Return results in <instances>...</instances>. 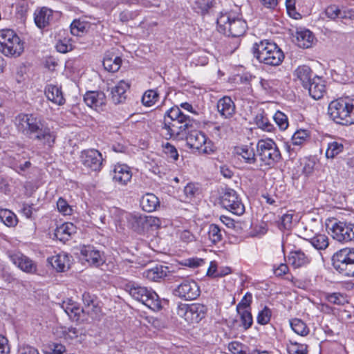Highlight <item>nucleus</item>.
I'll use <instances>...</instances> for the list:
<instances>
[{"label":"nucleus","mask_w":354,"mask_h":354,"mask_svg":"<svg viewBox=\"0 0 354 354\" xmlns=\"http://www.w3.org/2000/svg\"><path fill=\"white\" fill-rule=\"evenodd\" d=\"M76 232V227L72 223H65L57 227L55 236L61 241L69 239L72 234Z\"/></svg>","instance_id":"34"},{"label":"nucleus","mask_w":354,"mask_h":354,"mask_svg":"<svg viewBox=\"0 0 354 354\" xmlns=\"http://www.w3.org/2000/svg\"><path fill=\"white\" fill-rule=\"evenodd\" d=\"M272 312L271 310L265 306L261 311L259 312L257 320V322L261 325L267 324L271 318Z\"/></svg>","instance_id":"52"},{"label":"nucleus","mask_w":354,"mask_h":354,"mask_svg":"<svg viewBox=\"0 0 354 354\" xmlns=\"http://www.w3.org/2000/svg\"><path fill=\"white\" fill-rule=\"evenodd\" d=\"M346 141L342 138L332 139L327 143L325 156L328 159H333L344 150Z\"/></svg>","instance_id":"27"},{"label":"nucleus","mask_w":354,"mask_h":354,"mask_svg":"<svg viewBox=\"0 0 354 354\" xmlns=\"http://www.w3.org/2000/svg\"><path fill=\"white\" fill-rule=\"evenodd\" d=\"M328 113L337 124H354V99L346 97L333 100L328 105Z\"/></svg>","instance_id":"4"},{"label":"nucleus","mask_w":354,"mask_h":354,"mask_svg":"<svg viewBox=\"0 0 354 354\" xmlns=\"http://www.w3.org/2000/svg\"><path fill=\"white\" fill-rule=\"evenodd\" d=\"M48 262L58 272H64L69 268L70 257L66 252H62L48 258Z\"/></svg>","instance_id":"25"},{"label":"nucleus","mask_w":354,"mask_h":354,"mask_svg":"<svg viewBox=\"0 0 354 354\" xmlns=\"http://www.w3.org/2000/svg\"><path fill=\"white\" fill-rule=\"evenodd\" d=\"M24 49V42L12 30H0V52L5 56L19 57Z\"/></svg>","instance_id":"7"},{"label":"nucleus","mask_w":354,"mask_h":354,"mask_svg":"<svg viewBox=\"0 0 354 354\" xmlns=\"http://www.w3.org/2000/svg\"><path fill=\"white\" fill-rule=\"evenodd\" d=\"M333 239L342 243L354 241V223L335 221L329 227Z\"/></svg>","instance_id":"12"},{"label":"nucleus","mask_w":354,"mask_h":354,"mask_svg":"<svg viewBox=\"0 0 354 354\" xmlns=\"http://www.w3.org/2000/svg\"><path fill=\"white\" fill-rule=\"evenodd\" d=\"M305 88L308 90L309 94L313 98L319 100L324 96L326 92L324 80L317 75Z\"/></svg>","instance_id":"26"},{"label":"nucleus","mask_w":354,"mask_h":354,"mask_svg":"<svg viewBox=\"0 0 354 354\" xmlns=\"http://www.w3.org/2000/svg\"><path fill=\"white\" fill-rule=\"evenodd\" d=\"M52 19L53 10L47 7L39 8L34 12L35 23L39 28L48 26Z\"/></svg>","instance_id":"22"},{"label":"nucleus","mask_w":354,"mask_h":354,"mask_svg":"<svg viewBox=\"0 0 354 354\" xmlns=\"http://www.w3.org/2000/svg\"><path fill=\"white\" fill-rule=\"evenodd\" d=\"M126 290L134 299L141 302L151 310L157 312L162 308L159 296L152 289L136 283H129L126 286Z\"/></svg>","instance_id":"6"},{"label":"nucleus","mask_w":354,"mask_h":354,"mask_svg":"<svg viewBox=\"0 0 354 354\" xmlns=\"http://www.w3.org/2000/svg\"><path fill=\"white\" fill-rule=\"evenodd\" d=\"M125 2L129 5H140L145 8L158 7L160 3L159 0H125Z\"/></svg>","instance_id":"51"},{"label":"nucleus","mask_w":354,"mask_h":354,"mask_svg":"<svg viewBox=\"0 0 354 354\" xmlns=\"http://www.w3.org/2000/svg\"><path fill=\"white\" fill-rule=\"evenodd\" d=\"M216 23L218 31L232 37L243 36L248 28L246 21L241 15L233 10L221 12Z\"/></svg>","instance_id":"3"},{"label":"nucleus","mask_w":354,"mask_h":354,"mask_svg":"<svg viewBox=\"0 0 354 354\" xmlns=\"http://www.w3.org/2000/svg\"><path fill=\"white\" fill-rule=\"evenodd\" d=\"M130 88V84L124 80L120 81L115 86L111 88V100L115 104H122L127 99V91Z\"/></svg>","instance_id":"20"},{"label":"nucleus","mask_w":354,"mask_h":354,"mask_svg":"<svg viewBox=\"0 0 354 354\" xmlns=\"http://www.w3.org/2000/svg\"><path fill=\"white\" fill-rule=\"evenodd\" d=\"M57 207L58 211L64 215H71L72 214V207L68 204L67 201L62 198L58 199Z\"/></svg>","instance_id":"56"},{"label":"nucleus","mask_w":354,"mask_h":354,"mask_svg":"<svg viewBox=\"0 0 354 354\" xmlns=\"http://www.w3.org/2000/svg\"><path fill=\"white\" fill-rule=\"evenodd\" d=\"M168 272V268L162 266H156L152 268L145 270L142 272L143 277L153 281H158L164 279Z\"/></svg>","instance_id":"33"},{"label":"nucleus","mask_w":354,"mask_h":354,"mask_svg":"<svg viewBox=\"0 0 354 354\" xmlns=\"http://www.w3.org/2000/svg\"><path fill=\"white\" fill-rule=\"evenodd\" d=\"M221 205L236 215H242L245 212V207L239 197L237 193L233 189H227L221 197Z\"/></svg>","instance_id":"13"},{"label":"nucleus","mask_w":354,"mask_h":354,"mask_svg":"<svg viewBox=\"0 0 354 354\" xmlns=\"http://www.w3.org/2000/svg\"><path fill=\"white\" fill-rule=\"evenodd\" d=\"M90 24L81 19H75L71 24V32L75 36H82L90 28Z\"/></svg>","instance_id":"39"},{"label":"nucleus","mask_w":354,"mask_h":354,"mask_svg":"<svg viewBox=\"0 0 354 354\" xmlns=\"http://www.w3.org/2000/svg\"><path fill=\"white\" fill-rule=\"evenodd\" d=\"M45 95L48 100L55 104L62 105L65 103V99L59 87L49 84L45 88Z\"/></svg>","instance_id":"32"},{"label":"nucleus","mask_w":354,"mask_h":354,"mask_svg":"<svg viewBox=\"0 0 354 354\" xmlns=\"http://www.w3.org/2000/svg\"><path fill=\"white\" fill-rule=\"evenodd\" d=\"M304 239L307 240L317 250H324L329 245L328 236L324 234L316 232H312L311 234H306Z\"/></svg>","instance_id":"28"},{"label":"nucleus","mask_w":354,"mask_h":354,"mask_svg":"<svg viewBox=\"0 0 354 354\" xmlns=\"http://www.w3.org/2000/svg\"><path fill=\"white\" fill-rule=\"evenodd\" d=\"M208 237L211 242L216 244L220 242L223 239L221 230L217 225L211 224L208 229Z\"/></svg>","instance_id":"47"},{"label":"nucleus","mask_w":354,"mask_h":354,"mask_svg":"<svg viewBox=\"0 0 354 354\" xmlns=\"http://www.w3.org/2000/svg\"><path fill=\"white\" fill-rule=\"evenodd\" d=\"M325 15L328 19L333 20L339 17H343L341 10L335 5L328 6L325 10Z\"/></svg>","instance_id":"54"},{"label":"nucleus","mask_w":354,"mask_h":354,"mask_svg":"<svg viewBox=\"0 0 354 354\" xmlns=\"http://www.w3.org/2000/svg\"><path fill=\"white\" fill-rule=\"evenodd\" d=\"M174 294L185 300H194L200 295V290L194 281L185 280L175 288Z\"/></svg>","instance_id":"15"},{"label":"nucleus","mask_w":354,"mask_h":354,"mask_svg":"<svg viewBox=\"0 0 354 354\" xmlns=\"http://www.w3.org/2000/svg\"><path fill=\"white\" fill-rule=\"evenodd\" d=\"M10 261L20 270L26 273H34L37 270L36 264L28 257L20 252H14L9 254Z\"/></svg>","instance_id":"17"},{"label":"nucleus","mask_w":354,"mask_h":354,"mask_svg":"<svg viewBox=\"0 0 354 354\" xmlns=\"http://www.w3.org/2000/svg\"><path fill=\"white\" fill-rule=\"evenodd\" d=\"M159 94L156 90L149 89L145 91L142 97V103L144 106L150 107L158 100Z\"/></svg>","instance_id":"43"},{"label":"nucleus","mask_w":354,"mask_h":354,"mask_svg":"<svg viewBox=\"0 0 354 354\" xmlns=\"http://www.w3.org/2000/svg\"><path fill=\"white\" fill-rule=\"evenodd\" d=\"M274 120L280 129L285 130L288 127L287 116L281 111H277L273 116Z\"/></svg>","instance_id":"53"},{"label":"nucleus","mask_w":354,"mask_h":354,"mask_svg":"<svg viewBox=\"0 0 354 354\" xmlns=\"http://www.w3.org/2000/svg\"><path fill=\"white\" fill-rule=\"evenodd\" d=\"M323 297L326 301L334 305L343 306L348 302L347 296L339 292H325Z\"/></svg>","instance_id":"38"},{"label":"nucleus","mask_w":354,"mask_h":354,"mask_svg":"<svg viewBox=\"0 0 354 354\" xmlns=\"http://www.w3.org/2000/svg\"><path fill=\"white\" fill-rule=\"evenodd\" d=\"M80 334V330L73 327L67 328L63 330V335L65 339H74L77 338Z\"/></svg>","instance_id":"60"},{"label":"nucleus","mask_w":354,"mask_h":354,"mask_svg":"<svg viewBox=\"0 0 354 354\" xmlns=\"http://www.w3.org/2000/svg\"><path fill=\"white\" fill-rule=\"evenodd\" d=\"M122 64V59L119 56L106 55L103 59L104 68L111 73L118 71Z\"/></svg>","instance_id":"37"},{"label":"nucleus","mask_w":354,"mask_h":354,"mask_svg":"<svg viewBox=\"0 0 354 354\" xmlns=\"http://www.w3.org/2000/svg\"><path fill=\"white\" fill-rule=\"evenodd\" d=\"M165 220L153 216H145V231L149 230H157L160 227L166 226Z\"/></svg>","instance_id":"44"},{"label":"nucleus","mask_w":354,"mask_h":354,"mask_svg":"<svg viewBox=\"0 0 354 354\" xmlns=\"http://www.w3.org/2000/svg\"><path fill=\"white\" fill-rule=\"evenodd\" d=\"M252 300V295L250 292H246L243 296L241 301L236 306V310L238 312L240 310H248V308L250 306Z\"/></svg>","instance_id":"57"},{"label":"nucleus","mask_w":354,"mask_h":354,"mask_svg":"<svg viewBox=\"0 0 354 354\" xmlns=\"http://www.w3.org/2000/svg\"><path fill=\"white\" fill-rule=\"evenodd\" d=\"M84 100L88 106L97 109L105 105L106 95L102 91H88L84 96Z\"/></svg>","instance_id":"23"},{"label":"nucleus","mask_w":354,"mask_h":354,"mask_svg":"<svg viewBox=\"0 0 354 354\" xmlns=\"http://www.w3.org/2000/svg\"><path fill=\"white\" fill-rule=\"evenodd\" d=\"M66 313L73 319L77 320L81 313L84 312L75 302L69 300L68 302L64 301L62 306Z\"/></svg>","instance_id":"40"},{"label":"nucleus","mask_w":354,"mask_h":354,"mask_svg":"<svg viewBox=\"0 0 354 354\" xmlns=\"http://www.w3.org/2000/svg\"><path fill=\"white\" fill-rule=\"evenodd\" d=\"M309 137L310 133L308 130H297L292 136V143L293 145L300 146L307 141Z\"/></svg>","instance_id":"46"},{"label":"nucleus","mask_w":354,"mask_h":354,"mask_svg":"<svg viewBox=\"0 0 354 354\" xmlns=\"http://www.w3.org/2000/svg\"><path fill=\"white\" fill-rule=\"evenodd\" d=\"M138 15V11L124 10L120 14V19L122 22H127L136 18Z\"/></svg>","instance_id":"61"},{"label":"nucleus","mask_w":354,"mask_h":354,"mask_svg":"<svg viewBox=\"0 0 354 354\" xmlns=\"http://www.w3.org/2000/svg\"><path fill=\"white\" fill-rule=\"evenodd\" d=\"M15 126L25 136L51 147L56 139L55 133L38 117L32 114L20 113L15 117Z\"/></svg>","instance_id":"1"},{"label":"nucleus","mask_w":354,"mask_h":354,"mask_svg":"<svg viewBox=\"0 0 354 354\" xmlns=\"http://www.w3.org/2000/svg\"><path fill=\"white\" fill-rule=\"evenodd\" d=\"M82 301L84 304V307L82 308L84 312L91 316H97L100 312V308L96 301V297L95 295H91L89 292H85L82 295Z\"/></svg>","instance_id":"30"},{"label":"nucleus","mask_w":354,"mask_h":354,"mask_svg":"<svg viewBox=\"0 0 354 354\" xmlns=\"http://www.w3.org/2000/svg\"><path fill=\"white\" fill-rule=\"evenodd\" d=\"M217 109L223 117L230 118L235 113L236 108L232 100L228 96H225L218 100Z\"/></svg>","instance_id":"29"},{"label":"nucleus","mask_w":354,"mask_h":354,"mask_svg":"<svg viewBox=\"0 0 354 354\" xmlns=\"http://www.w3.org/2000/svg\"><path fill=\"white\" fill-rule=\"evenodd\" d=\"M80 252L82 259L91 265L98 267L104 263L100 252L95 250L93 246H84Z\"/></svg>","instance_id":"18"},{"label":"nucleus","mask_w":354,"mask_h":354,"mask_svg":"<svg viewBox=\"0 0 354 354\" xmlns=\"http://www.w3.org/2000/svg\"><path fill=\"white\" fill-rule=\"evenodd\" d=\"M259 84L261 88L266 92L272 91L274 86L276 85L275 81L271 80H266L263 78H261L259 80Z\"/></svg>","instance_id":"62"},{"label":"nucleus","mask_w":354,"mask_h":354,"mask_svg":"<svg viewBox=\"0 0 354 354\" xmlns=\"http://www.w3.org/2000/svg\"><path fill=\"white\" fill-rule=\"evenodd\" d=\"M128 226L134 232L142 234L145 232V215L138 212L129 213L126 215Z\"/></svg>","instance_id":"19"},{"label":"nucleus","mask_w":354,"mask_h":354,"mask_svg":"<svg viewBox=\"0 0 354 354\" xmlns=\"http://www.w3.org/2000/svg\"><path fill=\"white\" fill-rule=\"evenodd\" d=\"M295 80L299 81L302 86L306 88L317 75L314 74L311 68L306 65L299 66L293 73Z\"/></svg>","instance_id":"21"},{"label":"nucleus","mask_w":354,"mask_h":354,"mask_svg":"<svg viewBox=\"0 0 354 354\" xmlns=\"http://www.w3.org/2000/svg\"><path fill=\"white\" fill-rule=\"evenodd\" d=\"M163 151L168 156V158H171L174 161H176L178 159V151L175 147L171 144L166 143L163 146Z\"/></svg>","instance_id":"58"},{"label":"nucleus","mask_w":354,"mask_h":354,"mask_svg":"<svg viewBox=\"0 0 354 354\" xmlns=\"http://www.w3.org/2000/svg\"><path fill=\"white\" fill-rule=\"evenodd\" d=\"M307 347L306 344L291 340L287 344V351L289 354H308Z\"/></svg>","instance_id":"45"},{"label":"nucleus","mask_w":354,"mask_h":354,"mask_svg":"<svg viewBox=\"0 0 354 354\" xmlns=\"http://www.w3.org/2000/svg\"><path fill=\"white\" fill-rule=\"evenodd\" d=\"M234 153L242 158L245 163L254 164L256 162L254 148L252 144L235 147Z\"/></svg>","instance_id":"24"},{"label":"nucleus","mask_w":354,"mask_h":354,"mask_svg":"<svg viewBox=\"0 0 354 354\" xmlns=\"http://www.w3.org/2000/svg\"><path fill=\"white\" fill-rule=\"evenodd\" d=\"M255 123L259 129L266 131H271L273 128L268 118L263 113L256 115Z\"/></svg>","instance_id":"48"},{"label":"nucleus","mask_w":354,"mask_h":354,"mask_svg":"<svg viewBox=\"0 0 354 354\" xmlns=\"http://www.w3.org/2000/svg\"><path fill=\"white\" fill-rule=\"evenodd\" d=\"M241 317L242 326L245 330L250 328L253 323V319L251 313L248 310H240L238 312Z\"/></svg>","instance_id":"49"},{"label":"nucleus","mask_w":354,"mask_h":354,"mask_svg":"<svg viewBox=\"0 0 354 354\" xmlns=\"http://www.w3.org/2000/svg\"><path fill=\"white\" fill-rule=\"evenodd\" d=\"M112 180L121 186L127 185L132 178L130 167L126 164L117 163L111 169Z\"/></svg>","instance_id":"16"},{"label":"nucleus","mask_w":354,"mask_h":354,"mask_svg":"<svg viewBox=\"0 0 354 354\" xmlns=\"http://www.w3.org/2000/svg\"><path fill=\"white\" fill-rule=\"evenodd\" d=\"M80 161L87 169L97 171L102 167L103 158L99 151L92 149L82 151Z\"/></svg>","instance_id":"14"},{"label":"nucleus","mask_w":354,"mask_h":354,"mask_svg":"<svg viewBox=\"0 0 354 354\" xmlns=\"http://www.w3.org/2000/svg\"><path fill=\"white\" fill-rule=\"evenodd\" d=\"M207 308L201 304L180 303L176 307V314L188 324H198L206 316Z\"/></svg>","instance_id":"9"},{"label":"nucleus","mask_w":354,"mask_h":354,"mask_svg":"<svg viewBox=\"0 0 354 354\" xmlns=\"http://www.w3.org/2000/svg\"><path fill=\"white\" fill-rule=\"evenodd\" d=\"M315 37L311 31L307 29H300L296 32V41L299 47L310 48L314 42Z\"/></svg>","instance_id":"31"},{"label":"nucleus","mask_w":354,"mask_h":354,"mask_svg":"<svg viewBox=\"0 0 354 354\" xmlns=\"http://www.w3.org/2000/svg\"><path fill=\"white\" fill-rule=\"evenodd\" d=\"M228 349L232 354H245L243 344L238 342H232L228 345Z\"/></svg>","instance_id":"63"},{"label":"nucleus","mask_w":354,"mask_h":354,"mask_svg":"<svg viewBox=\"0 0 354 354\" xmlns=\"http://www.w3.org/2000/svg\"><path fill=\"white\" fill-rule=\"evenodd\" d=\"M18 353L19 354H39L37 348L25 344L19 346Z\"/></svg>","instance_id":"64"},{"label":"nucleus","mask_w":354,"mask_h":354,"mask_svg":"<svg viewBox=\"0 0 354 354\" xmlns=\"http://www.w3.org/2000/svg\"><path fill=\"white\" fill-rule=\"evenodd\" d=\"M192 121L179 107H172L165 115L162 134L167 140L183 139L189 127H192Z\"/></svg>","instance_id":"2"},{"label":"nucleus","mask_w":354,"mask_h":354,"mask_svg":"<svg viewBox=\"0 0 354 354\" xmlns=\"http://www.w3.org/2000/svg\"><path fill=\"white\" fill-rule=\"evenodd\" d=\"M257 155L260 160L268 166H272L281 159L280 151L271 139L260 140L257 145Z\"/></svg>","instance_id":"10"},{"label":"nucleus","mask_w":354,"mask_h":354,"mask_svg":"<svg viewBox=\"0 0 354 354\" xmlns=\"http://www.w3.org/2000/svg\"><path fill=\"white\" fill-rule=\"evenodd\" d=\"M334 269L339 274L354 277V248H345L336 252L332 257Z\"/></svg>","instance_id":"8"},{"label":"nucleus","mask_w":354,"mask_h":354,"mask_svg":"<svg viewBox=\"0 0 354 354\" xmlns=\"http://www.w3.org/2000/svg\"><path fill=\"white\" fill-rule=\"evenodd\" d=\"M252 52L259 62L267 65L279 66L284 59L282 50L275 43L268 40L254 43Z\"/></svg>","instance_id":"5"},{"label":"nucleus","mask_w":354,"mask_h":354,"mask_svg":"<svg viewBox=\"0 0 354 354\" xmlns=\"http://www.w3.org/2000/svg\"><path fill=\"white\" fill-rule=\"evenodd\" d=\"M0 221L8 227H15L18 222L16 215L6 209H0Z\"/></svg>","instance_id":"42"},{"label":"nucleus","mask_w":354,"mask_h":354,"mask_svg":"<svg viewBox=\"0 0 354 354\" xmlns=\"http://www.w3.org/2000/svg\"><path fill=\"white\" fill-rule=\"evenodd\" d=\"M310 261V259L301 250L292 251L288 256L289 263L296 268L307 265Z\"/></svg>","instance_id":"36"},{"label":"nucleus","mask_w":354,"mask_h":354,"mask_svg":"<svg viewBox=\"0 0 354 354\" xmlns=\"http://www.w3.org/2000/svg\"><path fill=\"white\" fill-rule=\"evenodd\" d=\"M292 330L299 335L306 336L309 332V328L306 323L300 319L295 318L290 321Z\"/></svg>","instance_id":"41"},{"label":"nucleus","mask_w":354,"mask_h":354,"mask_svg":"<svg viewBox=\"0 0 354 354\" xmlns=\"http://www.w3.org/2000/svg\"><path fill=\"white\" fill-rule=\"evenodd\" d=\"M293 214L287 213L283 214L280 219L279 228L281 230H289L292 226Z\"/></svg>","instance_id":"59"},{"label":"nucleus","mask_w":354,"mask_h":354,"mask_svg":"<svg viewBox=\"0 0 354 354\" xmlns=\"http://www.w3.org/2000/svg\"><path fill=\"white\" fill-rule=\"evenodd\" d=\"M55 47L57 50L61 53H66L73 48L71 40L67 39L58 41Z\"/></svg>","instance_id":"55"},{"label":"nucleus","mask_w":354,"mask_h":354,"mask_svg":"<svg viewBox=\"0 0 354 354\" xmlns=\"http://www.w3.org/2000/svg\"><path fill=\"white\" fill-rule=\"evenodd\" d=\"M187 145L199 153L211 154L214 151L213 142L209 140L205 134L200 131H192L186 137Z\"/></svg>","instance_id":"11"},{"label":"nucleus","mask_w":354,"mask_h":354,"mask_svg":"<svg viewBox=\"0 0 354 354\" xmlns=\"http://www.w3.org/2000/svg\"><path fill=\"white\" fill-rule=\"evenodd\" d=\"M140 207L142 210L147 212L155 211L160 205L158 197L151 193H147L140 199Z\"/></svg>","instance_id":"35"},{"label":"nucleus","mask_w":354,"mask_h":354,"mask_svg":"<svg viewBox=\"0 0 354 354\" xmlns=\"http://www.w3.org/2000/svg\"><path fill=\"white\" fill-rule=\"evenodd\" d=\"M184 194L186 199L192 200L199 195L200 189L197 185L194 183H188L184 188Z\"/></svg>","instance_id":"50"}]
</instances>
